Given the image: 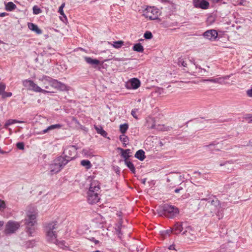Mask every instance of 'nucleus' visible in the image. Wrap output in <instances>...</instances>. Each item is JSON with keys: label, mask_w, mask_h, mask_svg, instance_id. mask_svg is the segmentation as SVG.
<instances>
[{"label": "nucleus", "mask_w": 252, "mask_h": 252, "mask_svg": "<svg viewBox=\"0 0 252 252\" xmlns=\"http://www.w3.org/2000/svg\"><path fill=\"white\" fill-rule=\"evenodd\" d=\"M120 150L121 151V156L122 157L125 158V160H127V159L129 158L130 154V149H126L124 150L122 148H119Z\"/></svg>", "instance_id": "412c9836"}, {"label": "nucleus", "mask_w": 252, "mask_h": 252, "mask_svg": "<svg viewBox=\"0 0 252 252\" xmlns=\"http://www.w3.org/2000/svg\"><path fill=\"white\" fill-rule=\"evenodd\" d=\"M135 157L141 161L144 160L145 158V152L143 150H138L135 154Z\"/></svg>", "instance_id": "aec40b11"}, {"label": "nucleus", "mask_w": 252, "mask_h": 252, "mask_svg": "<svg viewBox=\"0 0 252 252\" xmlns=\"http://www.w3.org/2000/svg\"><path fill=\"white\" fill-rule=\"evenodd\" d=\"M208 80V79H202L200 81L202 82H209Z\"/></svg>", "instance_id": "4d7b16f0"}, {"label": "nucleus", "mask_w": 252, "mask_h": 252, "mask_svg": "<svg viewBox=\"0 0 252 252\" xmlns=\"http://www.w3.org/2000/svg\"><path fill=\"white\" fill-rule=\"evenodd\" d=\"M35 244V241L34 240L29 241L26 243L27 248H32Z\"/></svg>", "instance_id": "72a5a7b5"}, {"label": "nucleus", "mask_w": 252, "mask_h": 252, "mask_svg": "<svg viewBox=\"0 0 252 252\" xmlns=\"http://www.w3.org/2000/svg\"><path fill=\"white\" fill-rule=\"evenodd\" d=\"M155 128L159 131H169L172 127L169 126H166L164 125H155Z\"/></svg>", "instance_id": "4be33fe9"}, {"label": "nucleus", "mask_w": 252, "mask_h": 252, "mask_svg": "<svg viewBox=\"0 0 252 252\" xmlns=\"http://www.w3.org/2000/svg\"><path fill=\"white\" fill-rule=\"evenodd\" d=\"M100 187L97 181H93L90 184V188L88 191V201L89 204H94L98 202L100 199L98 192Z\"/></svg>", "instance_id": "20e7f679"}, {"label": "nucleus", "mask_w": 252, "mask_h": 252, "mask_svg": "<svg viewBox=\"0 0 252 252\" xmlns=\"http://www.w3.org/2000/svg\"><path fill=\"white\" fill-rule=\"evenodd\" d=\"M71 160V158H64L60 156L55 158L49 165L51 175L57 174L59 172L67 163Z\"/></svg>", "instance_id": "39448f33"}, {"label": "nucleus", "mask_w": 252, "mask_h": 252, "mask_svg": "<svg viewBox=\"0 0 252 252\" xmlns=\"http://www.w3.org/2000/svg\"><path fill=\"white\" fill-rule=\"evenodd\" d=\"M203 36L206 39L214 40L218 36V32L215 30H208L203 33Z\"/></svg>", "instance_id": "4468645a"}, {"label": "nucleus", "mask_w": 252, "mask_h": 252, "mask_svg": "<svg viewBox=\"0 0 252 252\" xmlns=\"http://www.w3.org/2000/svg\"><path fill=\"white\" fill-rule=\"evenodd\" d=\"M28 26L29 29L35 32L37 34H40L42 33V31L39 29L38 26L34 24L29 23H28Z\"/></svg>", "instance_id": "a211bd4d"}, {"label": "nucleus", "mask_w": 252, "mask_h": 252, "mask_svg": "<svg viewBox=\"0 0 252 252\" xmlns=\"http://www.w3.org/2000/svg\"><path fill=\"white\" fill-rule=\"evenodd\" d=\"M57 228L56 221H53L47 224L45 227L46 240L49 243L56 244L59 247L63 248L64 246V242L57 240V232L55 230Z\"/></svg>", "instance_id": "f03ea898"}, {"label": "nucleus", "mask_w": 252, "mask_h": 252, "mask_svg": "<svg viewBox=\"0 0 252 252\" xmlns=\"http://www.w3.org/2000/svg\"><path fill=\"white\" fill-rule=\"evenodd\" d=\"M23 84L25 87L28 88L30 90L34 92L42 93V91H43L42 88L38 86L32 80H25L23 82Z\"/></svg>", "instance_id": "9d476101"}, {"label": "nucleus", "mask_w": 252, "mask_h": 252, "mask_svg": "<svg viewBox=\"0 0 252 252\" xmlns=\"http://www.w3.org/2000/svg\"><path fill=\"white\" fill-rule=\"evenodd\" d=\"M168 249L170 250H175V246L174 245H171L169 247Z\"/></svg>", "instance_id": "49530a36"}, {"label": "nucleus", "mask_w": 252, "mask_h": 252, "mask_svg": "<svg viewBox=\"0 0 252 252\" xmlns=\"http://www.w3.org/2000/svg\"><path fill=\"white\" fill-rule=\"evenodd\" d=\"M36 212L33 209V211H28L27 214V218L25 219V224L26 225V231L29 235L32 236L34 230V225L36 222Z\"/></svg>", "instance_id": "423d86ee"}, {"label": "nucleus", "mask_w": 252, "mask_h": 252, "mask_svg": "<svg viewBox=\"0 0 252 252\" xmlns=\"http://www.w3.org/2000/svg\"><path fill=\"white\" fill-rule=\"evenodd\" d=\"M20 226L19 222L9 220L5 224L4 233L6 235L13 234L19 229Z\"/></svg>", "instance_id": "1a4fd4ad"}, {"label": "nucleus", "mask_w": 252, "mask_h": 252, "mask_svg": "<svg viewBox=\"0 0 252 252\" xmlns=\"http://www.w3.org/2000/svg\"><path fill=\"white\" fill-rule=\"evenodd\" d=\"M181 64L182 66H187V63L183 60V59H180L179 61V64Z\"/></svg>", "instance_id": "ea45409f"}, {"label": "nucleus", "mask_w": 252, "mask_h": 252, "mask_svg": "<svg viewBox=\"0 0 252 252\" xmlns=\"http://www.w3.org/2000/svg\"><path fill=\"white\" fill-rule=\"evenodd\" d=\"M163 234L165 235H169L171 233H173V229L172 227H170V229L165 230L163 232Z\"/></svg>", "instance_id": "4c0bfd02"}, {"label": "nucleus", "mask_w": 252, "mask_h": 252, "mask_svg": "<svg viewBox=\"0 0 252 252\" xmlns=\"http://www.w3.org/2000/svg\"><path fill=\"white\" fill-rule=\"evenodd\" d=\"M95 128L97 132L101 134L102 136L105 137L107 135V132L104 130H103L101 127H99L96 126H95Z\"/></svg>", "instance_id": "c756f323"}, {"label": "nucleus", "mask_w": 252, "mask_h": 252, "mask_svg": "<svg viewBox=\"0 0 252 252\" xmlns=\"http://www.w3.org/2000/svg\"><path fill=\"white\" fill-rule=\"evenodd\" d=\"M5 204L3 201L0 200V210L5 208Z\"/></svg>", "instance_id": "58836bf2"}, {"label": "nucleus", "mask_w": 252, "mask_h": 252, "mask_svg": "<svg viewBox=\"0 0 252 252\" xmlns=\"http://www.w3.org/2000/svg\"><path fill=\"white\" fill-rule=\"evenodd\" d=\"M6 85L2 82L0 83V95L2 98L10 97L12 96V93L5 92Z\"/></svg>", "instance_id": "2eb2a0df"}, {"label": "nucleus", "mask_w": 252, "mask_h": 252, "mask_svg": "<svg viewBox=\"0 0 252 252\" xmlns=\"http://www.w3.org/2000/svg\"><path fill=\"white\" fill-rule=\"evenodd\" d=\"M77 148L75 146H69L66 148L63 151L64 154V158H71V160L73 159L76 155Z\"/></svg>", "instance_id": "9b49d317"}, {"label": "nucleus", "mask_w": 252, "mask_h": 252, "mask_svg": "<svg viewBox=\"0 0 252 252\" xmlns=\"http://www.w3.org/2000/svg\"><path fill=\"white\" fill-rule=\"evenodd\" d=\"M25 145L23 142H18L16 144V147L19 150H24Z\"/></svg>", "instance_id": "c9c22d12"}, {"label": "nucleus", "mask_w": 252, "mask_h": 252, "mask_svg": "<svg viewBox=\"0 0 252 252\" xmlns=\"http://www.w3.org/2000/svg\"><path fill=\"white\" fill-rule=\"evenodd\" d=\"M6 15V13H0V17H4Z\"/></svg>", "instance_id": "5fc2aeb1"}, {"label": "nucleus", "mask_w": 252, "mask_h": 252, "mask_svg": "<svg viewBox=\"0 0 252 252\" xmlns=\"http://www.w3.org/2000/svg\"><path fill=\"white\" fill-rule=\"evenodd\" d=\"M228 76H226L222 78H211L208 79L209 82H212L214 83H219L220 84H225L224 80L228 79Z\"/></svg>", "instance_id": "f3484780"}, {"label": "nucleus", "mask_w": 252, "mask_h": 252, "mask_svg": "<svg viewBox=\"0 0 252 252\" xmlns=\"http://www.w3.org/2000/svg\"><path fill=\"white\" fill-rule=\"evenodd\" d=\"M81 165L86 168L87 169H89L92 167V164L89 160H82L81 161Z\"/></svg>", "instance_id": "a878e982"}, {"label": "nucleus", "mask_w": 252, "mask_h": 252, "mask_svg": "<svg viewBox=\"0 0 252 252\" xmlns=\"http://www.w3.org/2000/svg\"><path fill=\"white\" fill-rule=\"evenodd\" d=\"M115 171L117 174H120L121 170L119 167L117 166L116 167H115Z\"/></svg>", "instance_id": "c03bdc74"}, {"label": "nucleus", "mask_w": 252, "mask_h": 252, "mask_svg": "<svg viewBox=\"0 0 252 252\" xmlns=\"http://www.w3.org/2000/svg\"><path fill=\"white\" fill-rule=\"evenodd\" d=\"M38 80L43 88V91H42L43 93H54L56 90L60 91L68 90L65 84L49 76H43Z\"/></svg>", "instance_id": "f257e3e1"}, {"label": "nucleus", "mask_w": 252, "mask_h": 252, "mask_svg": "<svg viewBox=\"0 0 252 252\" xmlns=\"http://www.w3.org/2000/svg\"><path fill=\"white\" fill-rule=\"evenodd\" d=\"M32 9H33V13L35 14H38L41 12V9L40 8H39L36 6H34L33 7Z\"/></svg>", "instance_id": "f704fd0d"}, {"label": "nucleus", "mask_w": 252, "mask_h": 252, "mask_svg": "<svg viewBox=\"0 0 252 252\" xmlns=\"http://www.w3.org/2000/svg\"><path fill=\"white\" fill-rule=\"evenodd\" d=\"M4 224V222L3 221H0V228L2 227Z\"/></svg>", "instance_id": "6e6d98bb"}, {"label": "nucleus", "mask_w": 252, "mask_h": 252, "mask_svg": "<svg viewBox=\"0 0 252 252\" xmlns=\"http://www.w3.org/2000/svg\"><path fill=\"white\" fill-rule=\"evenodd\" d=\"M64 6H65V3H64V2H63V3L61 4V6H60V7H59V8L63 9V8H64Z\"/></svg>", "instance_id": "603ef678"}, {"label": "nucleus", "mask_w": 252, "mask_h": 252, "mask_svg": "<svg viewBox=\"0 0 252 252\" xmlns=\"http://www.w3.org/2000/svg\"><path fill=\"white\" fill-rule=\"evenodd\" d=\"M184 223L181 222H177L175 223L172 227L173 229V233L175 234H178L181 233L184 230L183 227Z\"/></svg>", "instance_id": "dca6fc26"}, {"label": "nucleus", "mask_w": 252, "mask_h": 252, "mask_svg": "<svg viewBox=\"0 0 252 252\" xmlns=\"http://www.w3.org/2000/svg\"><path fill=\"white\" fill-rule=\"evenodd\" d=\"M160 211H162V215L170 219L174 218L179 213V210L177 207L167 204H164L160 208Z\"/></svg>", "instance_id": "0eeeda50"}, {"label": "nucleus", "mask_w": 252, "mask_h": 252, "mask_svg": "<svg viewBox=\"0 0 252 252\" xmlns=\"http://www.w3.org/2000/svg\"><path fill=\"white\" fill-rule=\"evenodd\" d=\"M183 188L182 187H180L179 188L176 189H175L174 191L175 193H179L180 190H182Z\"/></svg>", "instance_id": "de8ad7c7"}, {"label": "nucleus", "mask_w": 252, "mask_h": 252, "mask_svg": "<svg viewBox=\"0 0 252 252\" xmlns=\"http://www.w3.org/2000/svg\"><path fill=\"white\" fill-rule=\"evenodd\" d=\"M22 121H17L16 120L9 119L4 124V128H7L9 126L15 123H22Z\"/></svg>", "instance_id": "393cba45"}, {"label": "nucleus", "mask_w": 252, "mask_h": 252, "mask_svg": "<svg viewBox=\"0 0 252 252\" xmlns=\"http://www.w3.org/2000/svg\"><path fill=\"white\" fill-rule=\"evenodd\" d=\"M49 130H50V129H49V126L43 130V133H45L47 132Z\"/></svg>", "instance_id": "09e8293b"}, {"label": "nucleus", "mask_w": 252, "mask_h": 252, "mask_svg": "<svg viewBox=\"0 0 252 252\" xmlns=\"http://www.w3.org/2000/svg\"><path fill=\"white\" fill-rule=\"evenodd\" d=\"M128 128V125L125 123L120 126V131L122 134H125Z\"/></svg>", "instance_id": "c85d7f7f"}, {"label": "nucleus", "mask_w": 252, "mask_h": 252, "mask_svg": "<svg viewBox=\"0 0 252 252\" xmlns=\"http://www.w3.org/2000/svg\"><path fill=\"white\" fill-rule=\"evenodd\" d=\"M216 144L215 143H212L208 145H206V146H204V148L207 150H210V151H214V149H215V147L216 146Z\"/></svg>", "instance_id": "2f4dec72"}, {"label": "nucleus", "mask_w": 252, "mask_h": 252, "mask_svg": "<svg viewBox=\"0 0 252 252\" xmlns=\"http://www.w3.org/2000/svg\"><path fill=\"white\" fill-rule=\"evenodd\" d=\"M58 12L60 13V14H61V13L63 14V13H64L63 11V9H62V8H59Z\"/></svg>", "instance_id": "864d4df0"}, {"label": "nucleus", "mask_w": 252, "mask_h": 252, "mask_svg": "<svg viewBox=\"0 0 252 252\" xmlns=\"http://www.w3.org/2000/svg\"><path fill=\"white\" fill-rule=\"evenodd\" d=\"M125 163L126 166L130 169L132 173H135V168L133 164L130 161L125 160Z\"/></svg>", "instance_id": "b1692460"}, {"label": "nucleus", "mask_w": 252, "mask_h": 252, "mask_svg": "<svg viewBox=\"0 0 252 252\" xmlns=\"http://www.w3.org/2000/svg\"><path fill=\"white\" fill-rule=\"evenodd\" d=\"M249 121V122H251L252 121V115H249L246 118Z\"/></svg>", "instance_id": "a18cd8bd"}, {"label": "nucleus", "mask_w": 252, "mask_h": 252, "mask_svg": "<svg viewBox=\"0 0 252 252\" xmlns=\"http://www.w3.org/2000/svg\"><path fill=\"white\" fill-rule=\"evenodd\" d=\"M224 165V164H222V163H220V166H223V165Z\"/></svg>", "instance_id": "13d9d810"}, {"label": "nucleus", "mask_w": 252, "mask_h": 252, "mask_svg": "<svg viewBox=\"0 0 252 252\" xmlns=\"http://www.w3.org/2000/svg\"><path fill=\"white\" fill-rule=\"evenodd\" d=\"M16 8V5L12 2H8L5 4V9L7 11H12Z\"/></svg>", "instance_id": "bb28decb"}, {"label": "nucleus", "mask_w": 252, "mask_h": 252, "mask_svg": "<svg viewBox=\"0 0 252 252\" xmlns=\"http://www.w3.org/2000/svg\"><path fill=\"white\" fill-rule=\"evenodd\" d=\"M85 61L89 64L92 65H97L100 64V62L97 59H94L91 57H85Z\"/></svg>", "instance_id": "6ab92c4d"}, {"label": "nucleus", "mask_w": 252, "mask_h": 252, "mask_svg": "<svg viewBox=\"0 0 252 252\" xmlns=\"http://www.w3.org/2000/svg\"><path fill=\"white\" fill-rule=\"evenodd\" d=\"M137 112L138 111H131V114L136 119H138V115L137 114Z\"/></svg>", "instance_id": "79ce46f5"}, {"label": "nucleus", "mask_w": 252, "mask_h": 252, "mask_svg": "<svg viewBox=\"0 0 252 252\" xmlns=\"http://www.w3.org/2000/svg\"><path fill=\"white\" fill-rule=\"evenodd\" d=\"M145 180H144L143 181L142 183L144 184V183H145Z\"/></svg>", "instance_id": "bf43d9fd"}, {"label": "nucleus", "mask_w": 252, "mask_h": 252, "mask_svg": "<svg viewBox=\"0 0 252 252\" xmlns=\"http://www.w3.org/2000/svg\"><path fill=\"white\" fill-rule=\"evenodd\" d=\"M72 121H74L75 123H77V124H78V123L79 124V123H78V121L77 120V119H76L75 118H74V117H72Z\"/></svg>", "instance_id": "8fccbe9b"}, {"label": "nucleus", "mask_w": 252, "mask_h": 252, "mask_svg": "<svg viewBox=\"0 0 252 252\" xmlns=\"http://www.w3.org/2000/svg\"><path fill=\"white\" fill-rule=\"evenodd\" d=\"M247 93L249 96L252 97V88L248 90L247 92Z\"/></svg>", "instance_id": "37998d69"}, {"label": "nucleus", "mask_w": 252, "mask_h": 252, "mask_svg": "<svg viewBox=\"0 0 252 252\" xmlns=\"http://www.w3.org/2000/svg\"><path fill=\"white\" fill-rule=\"evenodd\" d=\"M62 127V125H60V124H55V125H51L49 126V129H50V130H52V129H55V128H60Z\"/></svg>", "instance_id": "e433bc0d"}, {"label": "nucleus", "mask_w": 252, "mask_h": 252, "mask_svg": "<svg viewBox=\"0 0 252 252\" xmlns=\"http://www.w3.org/2000/svg\"><path fill=\"white\" fill-rule=\"evenodd\" d=\"M207 201L206 205L211 207L216 213L218 219H221L223 217V209L222 208L219 200L215 196L211 195L207 198L201 199V201Z\"/></svg>", "instance_id": "7ed1b4c3"}, {"label": "nucleus", "mask_w": 252, "mask_h": 252, "mask_svg": "<svg viewBox=\"0 0 252 252\" xmlns=\"http://www.w3.org/2000/svg\"><path fill=\"white\" fill-rule=\"evenodd\" d=\"M190 229V227H186L185 231H184L183 232V233H182V234L183 235H185V236H187V232H188L189 230Z\"/></svg>", "instance_id": "a19ab883"}, {"label": "nucleus", "mask_w": 252, "mask_h": 252, "mask_svg": "<svg viewBox=\"0 0 252 252\" xmlns=\"http://www.w3.org/2000/svg\"><path fill=\"white\" fill-rule=\"evenodd\" d=\"M62 16H63V18L65 20H67V18H66V15H65V14L64 13H63V14L61 13L60 14Z\"/></svg>", "instance_id": "3c124183"}, {"label": "nucleus", "mask_w": 252, "mask_h": 252, "mask_svg": "<svg viewBox=\"0 0 252 252\" xmlns=\"http://www.w3.org/2000/svg\"><path fill=\"white\" fill-rule=\"evenodd\" d=\"M124 42L122 40L116 41L113 42L112 46L117 49L121 48L123 45H124Z\"/></svg>", "instance_id": "7c9ffc66"}, {"label": "nucleus", "mask_w": 252, "mask_h": 252, "mask_svg": "<svg viewBox=\"0 0 252 252\" xmlns=\"http://www.w3.org/2000/svg\"><path fill=\"white\" fill-rule=\"evenodd\" d=\"M120 140L123 143L124 146L125 147L129 142V138L124 134L120 136Z\"/></svg>", "instance_id": "5701e85b"}, {"label": "nucleus", "mask_w": 252, "mask_h": 252, "mask_svg": "<svg viewBox=\"0 0 252 252\" xmlns=\"http://www.w3.org/2000/svg\"><path fill=\"white\" fill-rule=\"evenodd\" d=\"M159 14V10L154 6H148L143 11V15L150 20L158 19Z\"/></svg>", "instance_id": "6e6552de"}, {"label": "nucleus", "mask_w": 252, "mask_h": 252, "mask_svg": "<svg viewBox=\"0 0 252 252\" xmlns=\"http://www.w3.org/2000/svg\"><path fill=\"white\" fill-rule=\"evenodd\" d=\"M193 5L196 8L206 9L209 6V3L205 0H193Z\"/></svg>", "instance_id": "ddd939ff"}, {"label": "nucleus", "mask_w": 252, "mask_h": 252, "mask_svg": "<svg viewBox=\"0 0 252 252\" xmlns=\"http://www.w3.org/2000/svg\"><path fill=\"white\" fill-rule=\"evenodd\" d=\"M144 37L145 39H150L152 38L153 35L151 32L147 31L145 32L144 34Z\"/></svg>", "instance_id": "473e14b6"}, {"label": "nucleus", "mask_w": 252, "mask_h": 252, "mask_svg": "<svg viewBox=\"0 0 252 252\" xmlns=\"http://www.w3.org/2000/svg\"><path fill=\"white\" fill-rule=\"evenodd\" d=\"M140 81L136 78L128 80L126 84V87L128 89H137L140 86Z\"/></svg>", "instance_id": "f8f14e48"}, {"label": "nucleus", "mask_w": 252, "mask_h": 252, "mask_svg": "<svg viewBox=\"0 0 252 252\" xmlns=\"http://www.w3.org/2000/svg\"><path fill=\"white\" fill-rule=\"evenodd\" d=\"M132 49L134 51L138 52H143L144 51V48L140 43H137L135 44Z\"/></svg>", "instance_id": "cd10ccee"}]
</instances>
